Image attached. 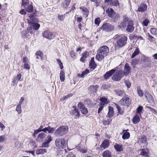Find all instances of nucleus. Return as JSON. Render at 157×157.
<instances>
[{"instance_id":"25","label":"nucleus","mask_w":157,"mask_h":157,"mask_svg":"<svg viewBox=\"0 0 157 157\" xmlns=\"http://www.w3.org/2000/svg\"><path fill=\"white\" fill-rule=\"evenodd\" d=\"M106 12L108 13L109 17H111L115 13L114 10L111 8L109 9L106 10Z\"/></svg>"},{"instance_id":"17","label":"nucleus","mask_w":157,"mask_h":157,"mask_svg":"<svg viewBox=\"0 0 157 157\" xmlns=\"http://www.w3.org/2000/svg\"><path fill=\"white\" fill-rule=\"evenodd\" d=\"M109 145V141L108 140H104L101 144L100 145L101 149L102 148L103 149L108 147Z\"/></svg>"},{"instance_id":"61","label":"nucleus","mask_w":157,"mask_h":157,"mask_svg":"<svg viewBox=\"0 0 157 157\" xmlns=\"http://www.w3.org/2000/svg\"><path fill=\"white\" fill-rule=\"evenodd\" d=\"M35 55L38 56L39 57H42L43 54L40 51H37L36 52Z\"/></svg>"},{"instance_id":"29","label":"nucleus","mask_w":157,"mask_h":157,"mask_svg":"<svg viewBox=\"0 0 157 157\" xmlns=\"http://www.w3.org/2000/svg\"><path fill=\"white\" fill-rule=\"evenodd\" d=\"M47 152V150L46 149H40L37 150L36 151V154L37 155L44 154L46 153Z\"/></svg>"},{"instance_id":"62","label":"nucleus","mask_w":157,"mask_h":157,"mask_svg":"<svg viewBox=\"0 0 157 157\" xmlns=\"http://www.w3.org/2000/svg\"><path fill=\"white\" fill-rule=\"evenodd\" d=\"M119 5V3L118 0H113V6H117Z\"/></svg>"},{"instance_id":"22","label":"nucleus","mask_w":157,"mask_h":157,"mask_svg":"<svg viewBox=\"0 0 157 157\" xmlns=\"http://www.w3.org/2000/svg\"><path fill=\"white\" fill-rule=\"evenodd\" d=\"M114 113L113 108V107L109 106V112L106 117H113Z\"/></svg>"},{"instance_id":"24","label":"nucleus","mask_w":157,"mask_h":157,"mask_svg":"<svg viewBox=\"0 0 157 157\" xmlns=\"http://www.w3.org/2000/svg\"><path fill=\"white\" fill-rule=\"evenodd\" d=\"M99 100L101 101L100 103V105L104 106L105 104L108 103L107 99L106 98H100Z\"/></svg>"},{"instance_id":"1","label":"nucleus","mask_w":157,"mask_h":157,"mask_svg":"<svg viewBox=\"0 0 157 157\" xmlns=\"http://www.w3.org/2000/svg\"><path fill=\"white\" fill-rule=\"evenodd\" d=\"M29 19H27V22L29 24V26L27 30L28 33L31 34H33L34 30H37L40 27V25L38 23V19L36 15L34 14H30L29 16Z\"/></svg>"},{"instance_id":"55","label":"nucleus","mask_w":157,"mask_h":157,"mask_svg":"<svg viewBox=\"0 0 157 157\" xmlns=\"http://www.w3.org/2000/svg\"><path fill=\"white\" fill-rule=\"evenodd\" d=\"M48 132L49 133L53 132L55 130V129L54 128H51L50 126L48 127Z\"/></svg>"},{"instance_id":"10","label":"nucleus","mask_w":157,"mask_h":157,"mask_svg":"<svg viewBox=\"0 0 157 157\" xmlns=\"http://www.w3.org/2000/svg\"><path fill=\"white\" fill-rule=\"evenodd\" d=\"M78 107L83 114L86 115L88 113V111L83 103H79L78 105Z\"/></svg>"},{"instance_id":"59","label":"nucleus","mask_w":157,"mask_h":157,"mask_svg":"<svg viewBox=\"0 0 157 157\" xmlns=\"http://www.w3.org/2000/svg\"><path fill=\"white\" fill-rule=\"evenodd\" d=\"M23 62L24 63H27L29 62V59L26 57H25L23 58Z\"/></svg>"},{"instance_id":"15","label":"nucleus","mask_w":157,"mask_h":157,"mask_svg":"<svg viewBox=\"0 0 157 157\" xmlns=\"http://www.w3.org/2000/svg\"><path fill=\"white\" fill-rule=\"evenodd\" d=\"M131 67H130L128 64L126 63L125 64L123 73L125 75H127L130 72Z\"/></svg>"},{"instance_id":"52","label":"nucleus","mask_w":157,"mask_h":157,"mask_svg":"<svg viewBox=\"0 0 157 157\" xmlns=\"http://www.w3.org/2000/svg\"><path fill=\"white\" fill-rule=\"evenodd\" d=\"M71 57L73 59H75L76 57V54L73 51H71L70 53Z\"/></svg>"},{"instance_id":"7","label":"nucleus","mask_w":157,"mask_h":157,"mask_svg":"<svg viewBox=\"0 0 157 157\" xmlns=\"http://www.w3.org/2000/svg\"><path fill=\"white\" fill-rule=\"evenodd\" d=\"M124 23H125L124 25L121 26L123 28L126 26V30L128 32L132 33L134 31V27L133 26V22L132 21H130L128 22L127 21L124 22Z\"/></svg>"},{"instance_id":"5","label":"nucleus","mask_w":157,"mask_h":157,"mask_svg":"<svg viewBox=\"0 0 157 157\" xmlns=\"http://www.w3.org/2000/svg\"><path fill=\"white\" fill-rule=\"evenodd\" d=\"M55 144L58 148H63L67 146V142L63 138H57L55 140Z\"/></svg>"},{"instance_id":"34","label":"nucleus","mask_w":157,"mask_h":157,"mask_svg":"<svg viewBox=\"0 0 157 157\" xmlns=\"http://www.w3.org/2000/svg\"><path fill=\"white\" fill-rule=\"evenodd\" d=\"M59 77L61 82H63L65 80V73L63 71L61 70L60 71Z\"/></svg>"},{"instance_id":"31","label":"nucleus","mask_w":157,"mask_h":157,"mask_svg":"<svg viewBox=\"0 0 157 157\" xmlns=\"http://www.w3.org/2000/svg\"><path fill=\"white\" fill-rule=\"evenodd\" d=\"M107 119L106 120H104L103 121V124L105 126L109 124L112 121L111 117H107Z\"/></svg>"},{"instance_id":"32","label":"nucleus","mask_w":157,"mask_h":157,"mask_svg":"<svg viewBox=\"0 0 157 157\" xmlns=\"http://www.w3.org/2000/svg\"><path fill=\"white\" fill-rule=\"evenodd\" d=\"M140 118L139 115H136L133 118V122L134 124H136L140 121Z\"/></svg>"},{"instance_id":"28","label":"nucleus","mask_w":157,"mask_h":157,"mask_svg":"<svg viewBox=\"0 0 157 157\" xmlns=\"http://www.w3.org/2000/svg\"><path fill=\"white\" fill-rule=\"evenodd\" d=\"M90 67L93 69H94L96 67L97 65L94 60V59H92L90 63Z\"/></svg>"},{"instance_id":"6","label":"nucleus","mask_w":157,"mask_h":157,"mask_svg":"<svg viewBox=\"0 0 157 157\" xmlns=\"http://www.w3.org/2000/svg\"><path fill=\"white\" fill-rule=\"evenodd\" d=\"M100 29L106 32H110L114 30V27L109 23H105L103 24Z\"/></svg>"},{"instance_id":"41","label":"nucleus","mask_w":157,"mask_h":157,"mask_svg":"<svg viewBox=\"0 0 157 157\" xmlns=\"http://www.w3.org/2000/svg\"><path fill=\"white\" fill-rule=\"evenodd\" d=\"M141 151L140 153V155H142L143 156H145L146 157H148L149 155L147 152L144 149H142L141 150Z\"/></svg>"},{"instance_id":"14","label":"nucleus","mask_w":157,"mask_h":157,"mask_svg":"<svg viewBox=\"0 0 157 157\" xmlns=\"http://www.w3.org/2000/svg\"><path fill=\"white\" fill-rule=\"evenodd\" d=\"M113 92L116 95L118 96L124 97L126 96L125 92L123 90H120L118 89L114 90H113Z\"/></svg>"},{"instance_id":"38","label":"nucleus","mask_w":157,"mask_h":157,"mask_svg":"<svg viewBox=\"0 0 157 157\" xmlns=\"http://www.w3.org/2000/svg\"><path fill=\"white\" fill-rule=\"evenodd\" d=\"M89 73V70L87 69H86V70L84 71H83L81 74H78V77H81L82 78H83L84 77V75H86V74H87Z\"/></svg>"},{"instance_id":"47","label":"nucleus","mask_w":157,"mask_h":157,"mask_svg":"<svg viewBox=\"0 0 157 157\" xmlns=\"http://www.w3.org/2000/svg\"><path fill=\"white\" fill-rule=\"evenodd\" d=\"M148 39L150 42H154L155 41V38L150 35L149 33H148Z\"/></svg>"},{"instance_id":"9","label":"nucleus","mask_w":157,"mask_h":157,"mask_svg":"<svg viewBox=\"0 0 157 157\" xmlns=\"http://www.w3.org/2000/svg\"><path fill=\"white\" fill-rule=\"evenodd\" d=\"M124 75L123 71L120 70L117 72L116 74L112 76V79L115 81H119Z\"/></svg>"},{"instance_id":"16","label":"nucleus","mask_w":157,"mask_h":157,"mask_svg":"<svg viewBox=\"0 0 157 157\" xmlns=\"http://www.w3.org/2000/svg\"><path fill=\"white\" fill-rule=\"evenodd\" d=\"M147 8V6L145 4L142 3L138 7L137 11L143 12L145 11Z\"/></svg>"},{"instance_id":"56","label":"nucleus","mask_w":157,"mask_h":157,"mask_svg":"<svg viewBox=\"0 0 157 157\" xmlns=\"http://www.w3.org/2000/svg\"><path fill=\"white\" fill-rule=\"evenodd\" d=\"M144 96L147 99L148 98V97L149 96H150L151 97V95L149 93L147 90L145 91Z\"/></svg>"},{"instance_id":"37","label":"nucleus","mask_w":157,"mask_h":157,"mask_svg":"<svg viewBox=\"0 0 157 157\" xmlns=\"http://www.w3.org/2000/svg\"><path fill=\"white\" fill-rule=\"evenodd\" d=\"M21 78V74H18L15 77L13 78L12 82L15 83L17 81L20 80Z\"/></svg>"},{"instance_id":"2","label":"nucleus","mask_w":157,"mask_h":157,"mask_svg":"<svg viewBox=\"0 0 157 157\" xmlns=\"http://www.w3.org/2000/svg\"><path fill=\"white\" fill-rule=\"evenodd\" d=\"M113 39L116 41V46L118 48L124 46L127 43L128 38L125 35L117 34L113 37Z\"/></svg>"},{"instance_id":"18","label":"nucleus","mask_w":157,"mask_h":157,"mask_svg":"<svg viewBox=\"0 0 157 157\" xmlns=\"http://www.w3.org/2000/svg\"><path fill=\"white\" fill-rule=\"evenodd\" d=\"M76 148L78 151L82 153H86L87 151L86 149H84V147L83 145L81 144H79Z\"/></svg>"},{"instance_id":"51","label":"nucleus","mask_w":157,"mask_h":157,"mask_svg":"<svg viewBox=\"0 0 157 157\" xmlns=\"http://www.w3.org/2000/svg\"><path fill=\"white\" fill-rule=\"evenodd\" d=\"M149 22V21L147 19H145L143 22V25L144 26H147Z\"/></svg>"},{"instance_id":"64","label":"nucleus","mask_w":157,"mask_h":157,"mask_svg":"<svg viewBox=\"0 0 157 157\" xmlns=\"http://www.w3.org/2000/svg\"><path fill=\"white\" fill-rule=\"evenodd\" d=\"M66 157H75V156L72 152H71L67 155Z\"/></svg>"},{"instance_id":"50","label":"nucleus","mask_w":157,"mask_h":157,"mask_svg":"<svg viewBox=\"0 0 157 157\" xmlns=\"http://www.w3.org/2000/svg\"><path fill=\"white\" fill-rule=\"evenodd\" d=\"M115 105L116 106L117 110L118 111V113L120 114H122L123 113V111L121 109L119 105L116 104H115Z\"/></svg>"},{"instance_id":"46","label":"nucleus","mask_w":157,"mask_h":157,"mask_svg":"<svg viewBox=\"0 0 157 157\" xmlns=\"http://www.w3.org/2000/svg\"><path fill=\"white\" fill-rule=\"evenodd\" d=\"M56 61L59 65L60 69H62L63 68V66L62 63L59 59H57Z\"/></svg>"},{"instance_id":"54","label":"nucleus","mask_w":157,"mask_h":157,"mask_svg":"<svg viewBox=\"0 0 157 157\" xmlns=\"http://www.w3.org/2000/svg\"><path fill=\"white\" fill-rule=\"evenodd\" d=\"M143 109V107L142 106H139L136 109L137 112L138 113H140L142 111Z\"/></svg>"},{"instance_id":"42","label":"nucleus","mask_w":157,"mask_h":157,"mask_svg":"<svg viewBox=\"0 0 157 157\" xmlns=\"http://www.w3.org/2000/svg\"><path fill=\"white\" fill-rule=\"evenodd\" d=\"M46 136V134L44 132H42L40 133L38 136V139L42 140L44 139Z\"/></svg>"},{"instance_id":"8","label":"nucleus","mask_w":157,"mask_h":157,"mask_svg":"<svg viewBox=\"0 0 157 157\" xmlns=\"http://www.w3.org/2000/svg\"><path fill=\"white\" fill-rule=\"evenodd\" d=\"M121 105L123 106L128 107L130 105L131 100L127 95L124 97L120 101Z\"/></svg>"},{"instance_id":"49","label":"nucleus","mask_w":157,"mask_h":157,"mask_svg":"<svg viewBox=\"0 0 157 157\" xmlns=\"http://www.w3.org/2000/svg\"><path fill=\"white\" fill-rule=\"evenodd\" d=\"M27 32L26 30H23L21 32V35L22 37H23L24 38H25L29 36V35H28L27 36Z\"/></svg>"},{"instance_id":"27","label":"nucleus","mask_w":157,"mask_h":157,"mask_svg":"<svg viewBox=\"0 0 157 157\" xmlns=\"http://www.w3.org/2000/svg\"><path fill=\"white\" fill-rule=\"evenodd\" d=\"M137 93L138 96L140 97H142L144 95V92L141 89L140 86H138L136 88Z\"/></svg>"},{"instance_id":"4","label":"nucleus","mask_w":157,"mask_h":157,"mask_svg":"<svg viewBox=\"0 0 157 157\" xmlns=\"http://www.w3.org/2000/svg\"><path fill=\"white\" fill-rule=\"evenodd\" d=\"M68 131V127L63 125L59 127L54 132V134L57 137L62 136L66 134Z\"/></svg>"},{"instance_id":"12","label":"nucleus","mask_w":157,"mask_h":157,"mask_svg":"<svg viewBox=\"0 0 157 157\" xmlns=\"http://www.w3.org/2000/svg\"><path fill=\"white\" fill-rule=\"evenodd\" d=\"M73 109L70 111V114L72 115H74V118H78L80 115L79 112L78 111V109H76L75 106H73Z\"/></svg>"},{"instance_id":"39","label":"nucleus","mask_w":157,"mask_h":157,"mask_svg":"<svg viewBox=\"0 0 157 157\" xmlns=\"http://www.w3.org/2000/svg\"><path fill=\"white\" fill-rule=\"evenodd\" d=\"M87 52L85 51L83 52L82 54V56L80 59V61L82 62H85V59L86 57Z\"/></svg>"},{"instance_id":"20","label":"nucleus","mask_w":157,"mask_h":157,"mask_svg":"<svg viewBox=\"0 0 157 157\" xmlns=\"http://www.w3.org/2000/svg\"><path fill=\"white\" fill-rule=\"evenodd\" d=\"M128 129L127 130H124L123 131V135L122 136V138L123 140H126L128 139L130 136V133L129 132H127V131H128Z\"/></svg>"},{"instance_id":"3","label":"nucleus","mask_w":157,"mask_h":157,"mask_svg":"<svg viewBox=\"0 0 157 157\" xmlns=\"http://www.w3.org/2000/svg\"><path fill=\"white\" fill-rule=\"evenodd\" d=\"M109 52L108 47L104 45L99 48L96 56V59L98 61H101L104 57L107 56Z\"/></svg>"},{"instance_id":"30","label":"nucleus","mask_w":157,"mask_h":157,"mask_svg":"<svg viewBox=\"0 0 157 157\" xmlns=\"http://www.w3.org/2000/svg\"><path fill=\"white\" fill-rule=\"evenodd\" d=\"M80 9L83 12V14L87 16L88 13V10L87 8L85 7L81 6L80 8Z\"/></svg>"},{"instance_id":"19","label":"nucleus","mask_w":157,"mask_h":157,"mask_svg":"<svg viewBox=\"0 0 157 157\" xmlns=\"http://www.w3.org/2000/svg\"><path fill=\"white\" fill-rule=\"evenodd\" d=\"M115 149L117 152H120L123 150V145L115 143L114 145Z\"/></svg>"},{"instance_id":"58","label":"nucleus","mask_w":157,"mask_h":157,"mask_svg":"<svg viewBox=\"0 0 157 157\" xmlns=\"http://www.w3.org/2000/svg\"><path fill=\"white\" fill-rule=\"evenodd\" d=\"M95 24L98 25L100 23V19L98 18H96L94 20Z\"/></svg>"},{"instance_id":"33","label":"nucleus","mask_w":157,"mask_h":157,"mask_svg":"<svg viewBox=\"0 0 157 157\" xmlns=\"http://www.w3.org/2000/svg\"><path fill=\"white\" fill-rule=\"evenodd\" d=\"M119 14L117 13H115L111 18L113 20V21L116 22L119 20Z\"/></svg>"},{"instance_id":"53","label":"nucleus","mask_w":157,"mask_h":157,"mask_svg":"<svg viewBox=\"0 0 157 157\" xmlns=\"http://www.w3.org/2000/svg\"><path fill=\"white\" fill-rule=\"evenodd\" d=\"M24 68L26 70H29L30 67L28 63H24Z\"/></svg>"},{"instance_id":"21","label":"nucleus","mask_w":157,"mask_h":157,"mask_svg":"<svg viewBox=\"0 0 157 157\" xmlns=\"http://www.w3.org/2000/svg\"><path fill=\"white\" fill-rule=\"evenodd\" d=\"M48 139L47 141L42 144V147H48L49 146V144L52 141V139L50 136H48Z\"/></svg>"},{"instance_id":"11","label":"nucleus","mask_w":157,"mask_h":157,"mask_svg":"<svg viewBox=\"0 0 157 157\" xmlns=\"http://www.w3.org/2000/svg\"><path fill=\"white\" fill-rule=\"evenodd\" d=\"M43 35L44 37L50 40L53 39L55 36L54 33L48 31H45L43 33Z\"/></svg>"},{"instance_id":"63","label":"nucleus","mask_w":157,"mask_h":157,"mask_svg":"<svg viewBox=\"0 0 157 157\" xmlns=\"http://www.w3.org/2000/svg\"><path fill=\"white\" fill-rule=\"evenodd\" d=\"M5 138V136L4 135L0 136V143L4 141Z\"/></svg>"},{"instance_id":"13","label":"nucleus","mask_w":157,"mask_h":157,"mask_svg":"<svg viewBox=\"0 0 157 157\" xmlns=\"http://www.w3.org/2000/svg\"><path fill=\"white\" fill-rule=\"evenodd\" d=\"M117 68L112 69L110 71L107 72L104 75V79H108L110 76H111L116 71Z\"/></svg>"},{"instance_id":"43","label":"nucleus","mask_w":157,"mask_h":157,"mask_svg":"<svg viewBox=\"0 0 157 157\" xmlns=\"http://www.w3.org/2000/svg\"><path fill=\"white\" fill-rule=\"evenodd\" d=\"M150 31L151 33L153 35L157 34V29L156 28H151Z\"/></svg>"},{"instance_id":"23","label":"nucleus","mask_w":157,"mask_h":157,"mask_svg":"<svg viewBox=\"0 0 157 157\" xmlns=\"http://www.w3.org/2000/svg\"><path fill=\"white\" fill-rule=\"evenodd\" d=\"M71 2V0H65L62 3L61 7L67 8L69 5L70 3Z\"/></svg>"},{"instance_id":"48","label":"nucleus","mask_w":157,"mask_h":157,"mask_svg":"<svg viewBox=\"0 0 157 157\" xmlns=\"http://www.w3.org/2000/svg\"><path fill=\"white\" fill-rule=\"evenodd\" d=\"M16 110L19 114H20L21 113V105L18 104L17 105L16 107Z\"/></svg>"},{"instance_id":"45","label":"nucleus","mask_w":157,"mask_h":157,"mask_svg":"<svg viewBox=\"0 0 157 157\" xmlns=\"http://www.w3.org/2000/svg\"><path fill=\"white\" fill-rule=\"evenodd\" d=\"M29 4V2L28 0H23L22 2V6L25 8Z\"/></svg>"},{"instance_id":"44","label":"nucleus","mask_w":157,"mask_h":157,"mask_svg":"<svg viewBox=\"0 0 157 157\" xmlns=\"http://www.w3.org/2000/svg\"><path fill=\"white\" fill-rule=\"evenodd\" d=\"M139 53V49L138 48H136L132 56V58L137 56Z\"/></svg>"},{"instance_id":"36","label":"nucleus","mask_w":157,"mask_h":157,"mask_svg":"<svg viewBox=\"0 0 157 157\" xmlns=\"http://www.w3.org/2000/svg\"><path fill=\"white\" fill-rule=\"evenodd\" d=\"M25 8L27 11L29 13L32 12L33 10V6L32 5H28L27 7H25Z\"/></svg>"},{"instance_id":"35","label":"nucleus","mask_w":157,"mask_h":157,"mask_svg":"<svg viewBox=\"0 0 157 157\" xmlns=\"http://www.w3.org/2000/svg\"><path fill=\"white\" fill-rule=\"evenodd\" d=\"M140 141L142 143L144 144L145 146L147 145V139L145 136H141Z\"/></svg>"},{"instance_id":"40","label":"nucleus","mask_w":157,"mask_h":157,"mask_svg":"<svg viewBox=\"0 0 157 157\" xmlns=\"http://www.w3.org/2000/svg\"><path fill=\"white\" fill-rule=\"evenodd\" d=\"M123 17L124 19V21H123L121 23V25L125 24V23H124V22H126L127 21L128 22L130 21H131L128 17H127L126 15L123 16Z\"/></svg>"},{"instance_id":"57","label":"nucleus","mask_w":157,"mask_h":157,"mask_svg":"<svg viewBox=\"0 0 157 157\" xmlns=\"http://www.w3.org/2000/svg\"><path fill=\"white\" fill-rule=\"evenodd\" d=\"M98 86L96 85V86H90L91 88L93 89L92 91L93 92H95L96 91L98 87Z\"/></svg>"},{"instance_id":"26","label":"nucleus","mask_w":157,"mask_h":157,"mask_svg":"<svg viewBox=\"0 0 157 157\" xmlns=\"http://www.w3.org/2000/svg\"><path fill=\"white\" fill-rule=\"evenodd\" d=\"M103 157H112L111 152L109 150H106L103 152L102 153Z\"/></svg>"},{"instance_id":"60","label":"nucleus","mask_w":157,"mask_h":157,"mask_svg":"<svg viewBox=\"0 0 157 157\" xmlns=\"http://www.w3.org/2000/svg\"><path fill=\"white\" fill-rule=\"evenodd\" d=\"M76 6L75 4H74L72 6V7H71L70 10L67 12L66 13H68L70 12H71L72 11H73L75 9V6Z\"/></svg>"}]
</instances>
